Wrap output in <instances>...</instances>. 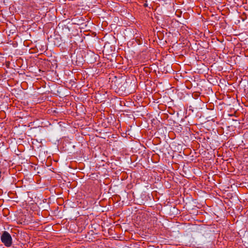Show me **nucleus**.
I'll return each instance as SVG.
<instances>
[{
  "label": "nucleus",
  "instance_id": "obj_1",
  "mask_svg": "<svg viewBox=\"0 0 248 248\" xmlns=\"http://www.w3.org/2000/svg\"><path fill=\"white\" fill-rule=\"evenodd\" d=\"M1 241L6 247H10L12 244V238L10 233L4 231L1 236Z\"/></svg>",
  "mask_w": 248,
  "mask_h": 248
},
{
  "label": "nucleus",
  "instance_id": "obj_2",
  "mask_svg": "<svg viewBox=\"0 0 248 248\" xmlns=\"http://www.w3.org/2000/svg\"><path fill=\"white\" fill-rule=\"evenodd\" d=\"M1 177V171L0 170V178Z\"/></svg>",
  "mask_w": 248,
  "mask_h": 248
},
{
  "label": "nucleus",
  "instance_id": "obj_3",
  "mask_svg": "<svg viewBox=\"0 0 248 248\" xmlns=\"http://www.w3.org/2000/svg\"><path fill=\"white\" fill-rule=\"evenodd\" d=\"M147 6V4H145L144 6Z\"/></svg>",
  "mask_w": 248,
  "mask_h": 248
}]
</instances>
